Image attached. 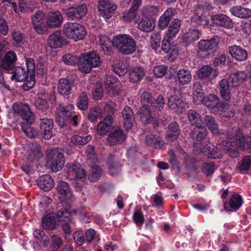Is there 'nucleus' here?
Returning <instances> with one entry per match:
<instances>
[{
  "instance_id": "obj_1",
  "label": "nucleus",
  "mask_w": 251,
  "mask_h": 251,
  "mask_svg": "<svg viewBox=\"0 0 251 251\" xmlns=\"http://www.w3.org/2000/svg\"><path fill=\"white\" fill-rule=\"evenodd\" d=\"M141 101L142 107L139 110L140 119L144 124L152 123L158 125V114L154 113L156 111H160L164 104L162 96L159 95L155 101H153L152 97L149 92L144 91L141 96Z\"/></svg>"
},
{
  "instance_id": "obj_2",
  "label": "nucleus",
  "mask_w": 251,
  "mask_h": 251,
  "mask_svg": "<svg viewBox=\"0 0 251 251\" xmlns=\"http://www.w3.org/2000/svg\"><path fill=\"white\" fill-rule=\"evenodd\" d=\"M221 139V145L222 148L226 151L231 152L230 155L236 157L238 154V148L241 150L246 151L251 153V137H245L240 133L236 135V138H233L232 135L227 133L220 134Z\"/></svg>"
},
{
  "instance_id": "obj_3",
  "label": "nucleus",
  "mask_w": 251,
  "mask_h": 251,
  "mask_svg": "<svg viewBox=\"0 0 251 251\" xmlns=\"http://www.w3.org/2000/svg\"><path fill=\"white\" fill-rule=\"evenodd\" d=\"M13 110L25 121V122L21 124V127L25 135L30 138L36 137L38 134V131L35 128L30 126L34 122L35 116L31 111L28 105L15 103L13 105Z\"/></svg>"
},
{
  "instance_id": "obj_4",
  "label": "nucleus",
  "mask_w": 251,
  "mask_h": 251,
  "mask_svg": "<svg viewBox=\"0 0 251 251\" xmlns=\"http://www.w3.org/2000/svg\"><path fill=\"white\" fill-rule=\"evenodd\" d=\"M114 47L125 55L133 53L136 50L134 39L128 34H119L114 38Z\"/></svg>"
},
{
  "instance_id": "obj_5",
  "label": "nucleus",
  "mask_w": 251,
  "mask_h": 251,
  "mask_svg": "<svg viewBox=\"0 0 251 251\" xmlns=\"http://www.w3.org/2000/svg\"><path fill=\"white\" fill-rule=\"evenodd\" d=\"M78 64L79 70L83 73H89L93 68L98 67L100 63L99 55L95 51L82 54Z\"/></svg>"
},
{
  "instance_id": "obj_6",
  "label": "nucleus",
  "mask_w": 251,
  "mask_h": 251,
  "mask_svg": "<svg viewBox=\"0 0 251 251\" xmlns=\"http://www.w3.org/2000/svg\"><path fill=\"white\" fill-rule=\"evenodd\" d=\"M64 34L68 38L77 41L83 39L86 35L85 27L77 23L67 22L62 29Z\"/></svg>"
},
{
  "instance_id": "obj_7",
  "label": "nucleus",
  "mask_w": 251,
  "mask_h": 251,
  "mask_svg": "<svg viewBox=\"0 0 251 251\" xmlns=\"http://www.w3.org/2000/svg\"><path fill=\"white\" fill-rule=\"evenodd\" d=\"M48 161L50 162V168L53 172L61 170L65 164V158L62 151L58 149L49 150L47 151Z\"/></svg>"
},
{
  "instance_id": "obj_8",
  "label": "nucleus",
  "mask_w": 251,
  "mask_h": 251,
  "mask_svg": "<svg viewBox=\"0 0 251 251\" xmlns=\"http://www.w3.org/2000/svg\"><path fill=\"white\" fill-rule=\"evenodd\" d=\"M64 10L69 20H79L86 15L87 7L86 4H82L76 7H69Z\"/></svg>"
},
{
  "instance_id": "obj_9",
  "label": "nucleus",
  "mask_w": 251,
  "mask_h": 251,
  "mask_svg": "<svg viewBox=\"0 0 251 251\" xmlns=\"http://www.w3.org/2000/svg\"><path fill=\"white\" fill-rule=\"evenodd\" d=\"M208 14V7L206 5H197L192 18V21L197 25H205L208 24L207 17Z\"/></svg>"
},
{
  "instance_id": "obj_10",
  "label": "nucleus",
  "mask_w": 251,
  "mask_h": 251,
  "mask_svg": "<svg viewBox=\"0 0 251 251\" xmlns=\"http://www.w3.org/2000/svg\"><path fill=\"white\" fill-rule=\"evenodd\" d=\"M117 6L109 0H100L99 1L98 10L100 15L106 19L110 18L115 10Z\"/></svg>"
},
{
  "instance_id": "obj_11",
  "label": "nucleus",
  "mask_w": 251,
  "mask_h": 251,
  "mask_svg": "<svg viewBox=\"0 0 251 251\" xmlns=\"http://www.w3.org/2000/svg\"><path fill=\"white\" fill-rule=\"evenodd\" d=\"M219 42V37L214 36L210 40H201L199 43V48L201 50L210 54L217 50Z\"/></svg>"
},
{
  "instance_id": "obj_12",
  "label": "nucleus",
  "mask_w": 251,
  "mask_h": 251,
  "mask_svg": "<svg viewBox=\"0 0 251 251\" xmlns=\"http://www.w3.org/2000/svg\"><path fill=\"white\" fill-rule=\"evenodd\" d=\"M58 197L61 202L71 201L73 198L72 191L68 183L64 181H59L57 186Z\"/></svg>"
},
{
  "instance_id": "obj_13",
  "label": "nucleus",
  "mask_w": 251,
  "mask_h": 251,
  "mask_svg": "<svg viewBox=\"0 0 251 251\" xmlns=\"http://www.w3.org/2000/svg\"><path fill=\"white\" fill-rule=\"evenodd\" d=\"M85 175V170L79 163L69 164L67 165V177L68 178L71 180L76 178L82 179Z\"/></svg>"
},
{
  "instance_id": "obj_14",
  "label": "nucleus",
  "mask_w": 251,
  "mask_h": 251,
  "mask_svg": "<svg viewBox=\"0 0 251 251\" xmlns=\"http://www.w3.org/2000/svg\"><path fill=\"white\" fill-rule=\"evenodd\" d=\"M74 109V106L73 104H69L65 107L62 105H59L56 110V122L62 126L67 119L71 116Z\"/></svg>"
},
{
  "instance_id": "obj_15",
  "label": "nucleus",
  "mask_w": 251,
  "mask_h": 251,
  "mask_svg": "<svg viewBox=\"0 0 251 251\" xmlns=\"http://www.w3.org/2000/svg\"><path fill=\"white\" fill-rule=\"evenodd\" d=\"M56 215L58 221L66 222L62 226V229L66 234H70L71 231V226L67 222L71 220L73 212L65 208H62L58 211Z\"/></svg>"
},
{
  "instance_id": "obj_16",
  "label": "nucleus",
  "mask_w": 251,
  "mask_h": 251,
  "mask_svg": "<svg viewBox=\"0 0 251 251\" xmlns=\"http://www.w3.org/2000/svg\"><path fill=\"white\" fill-rule=\"evenodd\" d=\"M201 103H203L209 109L212 110L213 112H219L221 103L217 95L209 94L206 97H203Z\"/></svg>"
},
{
  "instance_id": "obj_17",
  "label": "nucleus",
  "mask_w": 251,
  "mask_h": 251,
  "mask_svg": "<svg viewBox=\"0 0 251 251\" xmlns=\"http://www.w3.org/2000/svg\"><path fill=\"white\" fill-rule=\"evenodd\" d=\"M172 92L174 93L175 92L174 91H171L170 96L168 97L169 107L177 113H183L185 109L184 102L180 99L178 96L173 95Z\"/></svg>"
},
{
  "instance_id": "obj_18",
  "label": "nucleus",
  "mask_w": 251,
  "mask_h": 251,
  "mask_svg": "<svg viewBox=\"0 0 251 251\" xmlns=\"http://www.w3.org/2000/svg\"><path fill=\"white\" fill-rule=\"evenodd\" d=\"M176 12V9L170 7L167 9L158 19V27L162 30L165 29L175 16Z\"/></svg>"
},
{
  "instance_id": "obj_19",
  "label": "nucleus",
  "mask_w": 251,
  "mask_h": 251,
  "mask_svg": "<svg viewBox=\"0 0 251 251\" xmlns=\"http://www.w3.org/2000/svg\"><path fill=\"white\" fill-rule=\"evenodd\" d=\"M44 17V13L42 10L37 11L32 17L33 27L38 33H42L45 27Z\"/></svg>"
},
{
  "instance_id": "obj_20",
  "label": "nucleus",
  "mask_w": 251,
  "mask_h": 251,
  "mask_svg": "<svg viewBox=\"0 0 251 251\" xmlns=\"http://www.w3.org/2000/svg\"><path fill=\"white\" fill-rule=\"evenodd\" d=\"M126 135L123 130L117 128L112 130L108 136V142L110 145L122 143L126 139Z\"/></svg>"
},
{
  "instance_id": "obj_21",
  "label": "nucleus",
  "mask_w": 251,
  "mask_h": 251,
  "mask_svg": "<svg viewBox=\"0 0 251 251\" xmlns=\"http://www.w3.org/2000/svg\"><path fill=\"white\" fill-rule=\"evenodd\" d=\"M53 122L51 119L43 118L41 119L40 128L43 137L49 140L52 136Z\"/></svg>"
},
{
  "instance_id": "obj_22",
  "label": "nucleus",
  "mask_w": 251,
  "mask_h": 251,
  "mask_svg": "<svg viewBox=\"0 0 251 251\" xmlns=\"http://www.w3.org/2000/svg\"><path fill=\"white\" fill-rule=\"evenodd\" d=\"M214 25L226 28H230L233 26L232 21L225 14H215L211 18Z\"/></svg>"
},
{
  "instance_id": "obj_23",
  "label": "nucleus",
  "mask_w": 251,
  "mask_h": 251,
  "mask_svg": "<svg viewBox=\"0 0 251 251\" xmlns=\"http://www.w3.org/2000/svg\"><path fill=\"white\" fill-rule=\"evenodd\" d=\"M122 116L123 118L124 126L126 130L128 131L133 125L134 120V113L130 107L126 106L122 112Z\"/></svg>"
},
{
  "instance_id": "obj_24",
  "label": "nucleus",
  "mask_w": 251,
  "mask_h": 251,
  "mask_svg": "<svg viewBox=\"0 0 251 251\" xmlns=\"http://www.w3.org/2000/svg\"><path fill=\"white\" fill-rule=\"evenodd\" d=\"M228 52L231 56L237 61H243L247 59L248 53L247 51L237 45H233L228 47Z\"/></svg>"
},
{
  "instance_id": "obj_25",
  "label": "nucleus",
  "mask_w": 251,
  "mask_h": 251,
  "mask_svg": "<svg viewBox=\"0 0 251 251\" xmlns=\"http://www.w3.org/2000/svg\"><path fill=\"white\" fill-rule=\"evenodd\" d=\"M63 17L59 11L50 12L46 18V23L48 26L55 27L59 26L62 23Z\"/></svg>"
},
{
  "instance_id": "obj_26",
  "label": "nucleus",
  "mask_w": 251,
  "mask_h": 251,
  "mask_svg": "<svg viewBox=\"0 0 251 251\" xmlns=\"http://www.w3.org/2000/svg\"><path fill=\"white\" fill-rule=\"evenodd\" d=\"M229 81L226 79H223L219 82V89L221 96L226 101H229L231 98L230 90L233 87L229 84Z\"/></svg>"
},
{
  "instance_id": "obj_27",
  "label": "nucleus",
  "mask_w": 251,
  "mask_h": 251,
  "mask_svg": "<svg viewBox=\"0 0 251 251\" xmlns=\"http://www.w3.org/2000/svg\"><path fill=\"white\" fill-rule=\"evenodd\" d=\"M197 75L198 77L201 79L205 78L212 79L218 75V72L210 66L205 65L198 70Z\"/></svg>"
},
{
  "instance_id": "obj_28",
  "label": "nucleus",
  "mask_w": 251,
  "mask_h": 251,
  "mask_svg": "<svg viewBox=\"0 0 251 251\" xmlns=\"http://www.w3.org/2000/svg\"><path fill=\"white\" fill-rule=\"evenodd\" d=\"M248 78V75L244 71H238L231 74L229 77V81L234 87L238 86Z\"/></svg>"
},
{
  "instance_id": "obj_29",
  "label": "nucleus",
  "mask_w": 251,
  "mask_h": 251,
  "mask_svg": "<svg viewBox=\"0 0 251 251\" xmlns=\"http://www.w3.org/2000/svg\"><path fill=\"white\" fill-rule=\"evenodd\" d=\"M198 150L203 153L207 158L216 159L222 157L220 150L213 146L212 147L207 145L204 146Z\"/></svg>"
},
{
  "instance_id": "obj_30",
  "label": "nucleus",
  "mask_w": 251,
  "mask_h": 251,
  "mask_svg": "<svg viewBox=\"0 0 251 251\" xmlns=\"http://www.w3.org/2000/svg\"><path fill=\"white\" fill-rule=\"evenodd\" d=\"M38 186L43 190L48 191L54 186V181L49 175L40 176L37 181Z\"/></svg>"
},
{
  "instance_id": "obj_31",
  "label": "nucleus",
  "mask_w": 251,
  "mask_h": 251,
  "mask_svg": "<svg viewBox=\"0 0 251 251\" xmlns=\"http://www.w3.org/2000/svg\"><path fill=\"white\" fill-rule=\"evenodd\" d=\"M16 60L17 56L14 52L12 51L7 52L2 61L3 68L7 71L11 70Z\"/></svg>"
},
{
  "instance_id": "obj_32",
  "label": "nucleus",
  "mask_w": 251,
  "mask_h": 251,
  "mask_svg": "<svg viewBox=\"0 0 251 251\" xmlns=\"http://www.w3.org/2000/svg\"><path fill=\"white\" fill-rule=\"evenodd\" d=\"M113 122V118L108 115L97 126V131L100 135H105L110 129Z\"/></svg>"
},
{
  "instance_id": "obj_33",
  "label": "nucleus",
  "mask_w": 251,
  "mask_h": 251,
  "mask_svg": "<svg viewBox=\"0 0 251 251\" xmlns=\"http://www.w3.org/2000/svg\"><path fill=\"white\" fill-rule=\"evenodd\" d=\"M155 26V18H149L143 17L138 24L139 28L146 32L152 31Z\"/></svg>"
},
{
  "instance_id": "obj_34",
  "label": "nucleus",
  "mask_w": 251,
  "mask_h": 251,
  "mask_svg": "<svg viewBox=\"0 0 251 251\" xmlns=\"http://www.w3.org/2000/svg\"><path fill=\"white\" fill-rule=\"evenodd\" d=\"M64 43V40L59 31H56L49 35L48 44L52 48L61 47Z\"/></svg>"
},
{
  "instance_id": "obj_35",
  "label": "nucleus",
  "mask_w": 251,
  "mask_h": 251,
  "mask_svg": "<svg viewBox=\"0 0 251 251\" xmlns=\"http://www.w3.org/2000/svg\"><path fill=\"white\" fill-rule=\"evenodd\" d=\"M100 42L104 53L107 55H111L113 52L114 39L113 40H111L107 36L100 35Z\"/></svg>"
},
{
  "instance_id": "obj_36",
  "label": "nucleus",
  "mask_w": 251,
  "mask_h": 251,
  "mask_svg": "<svg viewBox=\"0 0 251 251\" xmlns=\"http://www.w3.org/2000/svg\"><path fill=\"white\" fill-rule=\"evenodd\" d=\"M229 12L232 15L240 18L251 17V10L241 6H233L230 9Z\"/></svg>"
},
{
  "instance_id": "obj_37",
  "label": "nucleus",
  "mask_w": 251,
  "mask_h": 251,
  "mask_svg": "<svg viewBox=\"0 0 251 251\" xmlns=\"http://www.w3.org/2000/svg\"><path fill=\"white\" fill-rule=\"evenodd\" d=\"M29 151V159L33 160L38 159L43 156V154L41 150V146L37 142H33L29 143L28 145Z\"/></svg>"
},
{
  "instance_id": "obj_38",
  "label": "nucleus",
  "mask_w": 251,
  "mask_h": 251,
  "mask_svg": "<svg viewBox=\"0 0 251 251\" xmlns=\"http://www.w3.org/2000/svg\"><path fill=\"white\" fill-rule=\"evenodd\" d=\"M181 22L178 19H175L171 23L166 33L165 39H173L176 37L180 30Z\"/></svg>"
},
{
  "instance_id": "obj_39",
  "label": "nucleus",
  "mask_w": 251,
  "mask_h": 251,
  "mask_svg": "<svg viewBox=\"0 0 251 251\" xmlns=\"http://www.w3.org/2000/svg\"><path fill=\"white\" fill-rule=\"evenodd\" d=\"M171 39H165V36L162 43V50L167 53H169L170 56L175 57L178 53V50L176 46L172 45L170 43Z\"/></svg>"
},
{
  "instance_id": "obj_40",
  "label": "nucleus",
  "mask_w": 251,
  "mask_h": 251,
  "mask_svg": "<svg viewBox=\"0 0 251 251\" xmlns=\"http://www.w3.org/2000/svg\"><path fill=\"white\" fill-rule=\"evenodd\" d=\"M73 84L67 78H61L58 85V92L62 95H68L71 93Z\"/></svg>"
},
{
  "instance_id": "obj_41",
  "label": "nucleus",
  "mask_w": 251,
  "mask_h": 251,
  "mask_svg": "<svg viewBox=\"0 0 251 251\" xmlns=\"http://www.w3.org/2000/svg\"><path fill=\"white\" fill-rule=\"evenodd\" d=\"M207 135V129L201 125L197 126L194 128L190 136L194 140L201 141L205 138Z\"/></svg>"
},
{
  "instance_id": "obj_42",
  "label": "nucleus",
  "mask_w": 251,
  "mask_h": 251,
  "mask_svg": "<svg viewBox=\"0 0 251 251\" xmlns=\"http://www.w3.org/2000/svg\"><path fill=\"white\" fill-rule=\"evenodd\" d=\"M193 99L194 102L197 104H200L203 100L204 96L202 87L200 82H197L193 85Z\"/></svg>"
},
{
  "instance_id": "obj_43",
  "label": "nucleus",
  "mask_w": 251,
  "mask_h": 251,
  "mask_svg": "<svg viewBox=\"0 0 251 251\" xmlns=\"http://www.w3.org/2000/svg\"><path fill=\"white\" fill-rule=\"evenodd\" d=\"M146 142L149 145L152 146L155 149H160L164 145V142L161 137L152 134L147 136Z\"/></svg>"
},
{
  "instance_id": "obj_44",
  "label": "nucleus",
  "mask_w": 251,
  "mask_h": 251,
  "mask_svg": "<svg viewBox=\"0 0 251 251\" xmlns=\"http://www.w3.org/2000/svg\"><path fill=\"white\" fill-rule=\"evenodd\" d=\"M145 75L143 69L139 66L132 69L129 74V79L133 82H137L141 80Z\"/></svg>"
},
{
  "instance_id": "obj_45",
  "label": "nucleus",
  "mask_w": 251,
  "mask_h": 251,
  "mask_svg": "<svg viewBox=\"0 0 251 251\" xmlns=\"http://www.w3.org/2000/svg\"><path fill=\"white\" fill-rule=\"evenodd\" d=\"M29 74L22 67H17L15 68L13 75L11 76V79L17 81H23L27 78Z\"/></svg>"
},
{
  "instance_id": "obj_46",
  "label": "nucleus",
  "mask_w": 251,
  "mask_h": 251,
  "mask_svg": "<svg viewBox=\"0 0 251 251\" xmlns=\"http://www.w3.org/2000/svg\"><path fill=\"white\" fill-rule=\"evenodd\" d=\"M179 134L178 126L176 123L173 122L169 126V132L167 137L168 141L173 142L176 140Z\"/></svg>"
},
{
  "instance_id": "obj_47",
  "label": "nucleus",
  "mask_w": 251,
  "mask_h": 251,
  "mask_svg": "<svg viewBox=\"0 0 251 251\" xmlns=\"http://www.w3.org/2000/svg\"><path fill=\"white\" fill-rule=\"evenodd\" d=\"M177 76L179 82L183 85L188 83L192 79L190 72L184 69H181L178 71Z\"/></svg>"
},
{
  "instance_id": "obj_48",
  "label": "nucleus",
  "mask_w": 251,
  "mask_h": 251,
  "mask_svg": "<svg viewBox=\"0 0 251 251\" xmlns=\"http://www.w3.org/2000/svg\"><path fill=\"white\" fill-rule=\"evenodd\" d=\"M159 12L158 7L153 5L148 6L142 10L141 15L146 18H154L153 16L157 15Z\"/></svg>"
},
{
  "instance_id": "obj_49",
  "label": "nucleus",
  "mask_w": 251,
  "mask_h": 251,
  "mask_svg": "<svg viewBox=\"0 0 251 251\" xmlns=\"http://www.w3.org/2000/svg\"><path fill=\"white\" fill-rule=\"evenodd\" d=\"M92 138L90 135H86L85 136H81L79 135H74L71 139V142L75 145H84L91 140Z\"/></svg>"
},
{
  "instance_id": "obj_50",
  "label": "nucleus",
  "mask_w": 251,
  "mask_h": 251,
  "mask_svg": "<svg viewBox=\"0 0 251 251\" xmlns=\"http://www.w3.org/2000/svg\"><path fill=\"white\" fill-rule=\"evenodd\" d=\"M13 44L15 46H21L26 41V37L19 31H15L12 34Z\"/></svg>"
},
{
  "instance_id": "obj_51",
  "label": "nucleus",
  "mask_w": 251,
  "mask_h": 251,
  "mask_svg": "<svg viewBox=\"0 0 251 251\" xmlns=\"http://www.w3.org/2000/svg\"><path fill=\"white\" fill-rule=\"evenodd\" d=\"M200 31L198 30H190L183 36V40L186 43H190L199 38Z\"/></svg>"
},
{
  "instance_id": "obj_52",
  "label": "nucleus",
  "mask_w": 251,
  "mask_h": 251,
  "mask_svg": "<svg viewBox=\"0 0 251 251\" xmlns=\"http://www.w3.org/2000/svg\"><path fill=\"white\" fill-rule=\"evenodd\" d=\"M242 203L243 201L241 197L238 194H234L230 199L229 205L233 210L235 211L241 207Z\"/></svg>"
},
{
  "instance_id": "obj_53",
  "label": "nucleus",
  "mask_w": 251,
  "mask_h": 251,
  "mask_svg": "<svg viewBox=\"0 0 251 251\" xmlns=\"http://www.w3.org/2000/svg\"><path fill=\"white\" fill-rule=\"evenodd\" d=\"M102 116V110L98 106H95L91 108L89 112L88 119L91 122H96L98 118Z\"/></svg>"
},
{
  "instance_id": "obj_54",
  "label": "nucleus",
  "mask_w": 251,
  "mask_h": 251,
  "mask_svg": "<svg viewBox=\"0 0 251 251\" xmlns=\"http://www.w3.org/2000/svg\"><path fill=\"white\" fill-rule=\"evenodd\" d=\"M188 117L190 122L193 125L199 126L201 125V119L199 114L195 110L191 109L188 112Z\"/></svg>"
},
{
  "instance_id": "obj_55",
  "label": "nucleus",
  "mask_w": 251,
  "mask_h": 251,
  "mask_svg": "<svg viewBox=\"0 0 251 251\" xmlns=\"http://www.w3.org/2000/svg\"><path fill=\"white\" fill-rule=\"evenodd\" d=\"M91 174L89 176V179L91 182L96 181L101 176L102 170L97 165H93L91 168Z\"/></svg>"
},
{
  "instance_id": "obj_56",
  "label": "nucleus",
  "mask_w": 251,
  "mask_h": 251,
  "mask_svg": "<svg viewBox=\"0 0 251 251\" xmlns=\"http://www.w3.org/2000/svg\"><path fill=\"white\" fill-rule=\"evenodd\" d=\"M88 106V99L87 94L85 92H82L79 95L77 100V106L82 110L87 109Z\"/></svg>"
},
{
  "instance_id": "obj_57",
  "label": "nucleus",
  "mask_w": 251,
  "mask_h": 251,
  "mask_svg": "<svg viewBox=\"0 0 251 251\" xmlns=\"http://www.w3.org/2000/svg\"><path fill=\"white\" fill-rule=\"evenodd\" d=\"M35 105L37 109L43 112L46 111L49 108V104L46 100V97H38L35 102Z\"/></svg>"
},
{
  "instance_id": "obj_58",
  "label": "nucleus",
  "mask_w": 251,
  "mask_h": 251,
  "mask_svg": "<svg viewBox=\"0 0 251 251\" xmlns=\"http://www.w3.org/2000/svg\"><path fill=\"white\" fill-rule=\"evenodd\" d=\"M33 235L38 240L43 242L44 247H47L49 245V239L48 236L46 235L44 232L41 229H36L33 232Z\"/></svg>"
},
{
  "instance_id": "obj_59",
  "label": "nucleus",
  "mask_w": 251,
  "mask_h": 251,
  "mask_svg": "<svg viewBox=\"0 0 251 251\" xmlns=\"http://www.w3.org/2000/svg\"><path fill=\"white\" fill-rule=\"evenodd\" d=\"M113 69L115 73L120 76L124 75L127 72L126 65L120 60L117 64L113 65Z\"/></svg>"
},
{
  "instance_id": "obj_60",
  "label": "nucleus",
  "mask_w": 251,
  "mask_h": 251,
  "mask_svg": "<svg viewBox=\"0 0 251 251\" xmlns=\"http://www.w3.org/2000/svg\"><path fill=\"white\" fill-rule=\"evenodd\" d=\"M55 221L50 216H46L42 220V226L45 229H53L55 227Z\"/></svg>"
},
{
  "instance_id": "obj_61",
  "label": "nucleus",
  "mask_w": 251,
  "mask_h": 251,
  "mask_svg": "<svg viewBox=\"0 0 251 251\" xmlns=\"http://www.w3.org/2000/svg\"><path fill=\"white\" fill-rule=\"evenodd\" d=\"M161 34L158 32H154L151 34L150 38V42L151 48L156 50L160 45Z\"/></svg>"
},
{
  "instance_id": "obj_62",
  "label": "nucleus",
  "mask_w": 251,
  "mask_h": 251,
  "mask_svg": "<svg viewBox=\"0 0 251 251\" xmlns=\"http://www.w3.org/2000/svg\"><path fill=\"white\" fill-rule=\"evenodd\" d=\"M251 165V156H247L245 157L241 163H239L236 167L237 169L240 172L248 170Z\"/></svg>"
},
{
  "instance_id": "obj_63",
  "label": "nucleus",
  "mask_w": 251,
  "mask_h": 251,
  "mask_svg": "<svg viewBox=\"0 0 251 251\" xmlns=\"http://www.w3.org/2000/svg\"><path fill=\"white\" fill-rule=\"evenodd\" d=\"M63 60L66 64L71 66H74L77 63L78 64L79 62V59H78L76 56L71 54H67L64 55L63 57Z\"/></svg>"
},
{
  "instance_id": "obj_64",
  "label": "nucleus",
  "mask_w": 251,
  "mask_h": 251,
  "mask_svg": "<svg viewBox=\"0 0 251 251\" xmlns=\"http://www.w3.org/2000/svg\"><path fill=\"white\" fill-rule=\"evenodd\" d=\"M221 110L220 114L225 117L230 118L234 116L235 111L231 107H229L228 105L223 106V103L221 104V107H220Z\"/></svg>"
}]
</instances>
